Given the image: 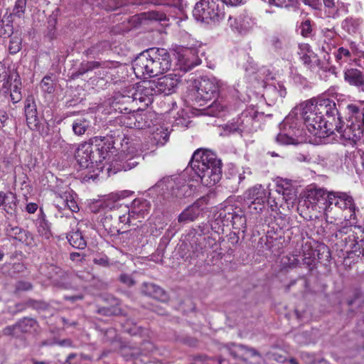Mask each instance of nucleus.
<instances>
[{
  "mask_svg": "<svg viewBox=\"0 0 364 364\" xmlns=\"http://www.w3.org/2000/svg\"><path fill=\"white\" fill-rule=\"evenodd\" d=\"M171 67V56L165 48H151L132 61L134 74L140 78L157 76L167 72Z\"/></svg>",
  "mask_w": 364,
  "mask_h": 364,
  "instance_id": "nucleus-1",
  "label": "nucleus"
},
{
  "mask_svg": "<svg viewBox=\"0 0 364 364\" xmlns=\"http://www.w3.org/2000/svg\"><path fill=\"white\" fill-rule=\"evenodd\" d=\"M301 106L304 124L312 135L318 138H325L335 134V129L340 127L336 124L335 122L322 118V116L316 111L313 102L310 100L304 102Z\"/></svg>",
  "mask_w": 364,
  "mask_h": 364,
  "instance_id": "nucleus-2",
  "label": "nucleus"
},
{
  "mask_svg": "<svg viewBox=\"0 0 364 364\" xmlns=\"http://www.w3.org/2000/svg\"><path fill=\"white\" fill-rule=\"evenodd\" d=\"M193 15L198 21L218 22L225 18L224 6L220 0H200L196 4Z\"/></svg>",
  "mask_w": 364,
  "mask_h": 364,
  "instance_id": "nucleus-3",
  "label": "nucleus"
},
{
  "mask_svg": "<svg viewBox=\"0 0 364 364\" xmlns=\"http://www.w3.org/2000/svg\"><path fill=\"white\" fill-rule=\"evenodd\" d=\"M107 156L106 149L87 142L80 144L75 154V159L82 168H87L95 164L97 165L102 163Z\"/></svg>",
  "mask_w": 364,
  "mask_h": 364,
  "instance_id": "nucleus-4",
  "label": "nucleus"
},
{
  "mask_svg": "<svg viewBox=\"0 0 364 364\" xmlns=\"http://www.w3.org/2000/svg\"><path fill=\"white\" fill-rule=\"evenodd\" d=\"M330 208L333 214H340V218L343 220H351L355 218L353 200L346 193H333L329 198V205L325 207L324 210Z\"/></svg>",
  "mask_w": 364,
  "mask_h": 364,
  "instance_id": "nucleus-5",
  "label": "nucleus"
},
{
  "mask_svg": "<svg viewBox=\"0 0 364 364\" xmlns=\"http://www.w3.org/2000/svg\"><path fill=\"white\" fill-rule=\"evenodd\" d=\"M270 193L262 185L257 184L244 193V199L248 203V208L251 213H259L264 208Z\"/></svg>",
  "mask_w": 364,
  "mask_h": 364,
  "instance_id": "nucleus-6",
  "label": "nucleus"
},
{
  "mask_svg": "<svg viewBox=\"0 0 364 364\" xmlns=\"http://www.w3.org/2000/svg\"><path fill=\"white\" fill-rule=\"evenodd\" d=\"M313 102L314 107L316 108V111L319 115L324 118V115L326 116V120H330L331 122H335L336 124L340 127H337L335 131H342L341 118L338 113V109L336 108V102L328 98H318L310 100Z\"/></svg>",
  "mask_w": 364,
  "mask_h": 364,
  "instance_id": "nucleus-7",
  "label": "nucleus"
},
{
  "mask_svg": "<svg viewBox=\"0 0 364 364\" xmlns=\"http://www.w3.org/2000/svg\"><path fill=\"white\" fill-rule=\"evenodd\" d=\"M202 162L196 166L195 173L200 178L201 183L205 186H213L220 181L222 177V162L221 160L213 159V166L208 169L205 163Z\"/></svg>",
  "mask_w": 364,
  "mask_h": 364,
  "instance_id": "nucleus-8",
  "label": "nucleus"
},
{
  "mask_svg": "<svg viewBox=\"0 0 364 364\" xmlns=\"http://www.w3.org/2000/svg\"><path fill=\"white\" fill-rule=\"evenodd\" d=\"M221 87V82L215 77H202L197 85L196 100L208 101L216 97Z\"/></svg>",
  "mask_w": 364,
  "mask_h": 364,
  "instance_id": "nucleus-9",
  "label": "nucleus"
},
{
  "mask_svg": "<svg viewBox=\"0 0 364 364\" xmlns=\"http://www.w3.org/2000/svg\"><path fill=\"white\" fill-rule=\"evenodd\" d=\"M154 95H156L154 87H152L149 81L144 82L142 85H139L132 97H122V100L124 102H131L136 105L139 102L142 106L139 109H144L153 102Z\"/></svg>",
  "mask_w": 364,
  "mask_h": 364,
  "instance_id": "nucleus-10",
  "label": "nucleus"
},
{
  "mask_svg": "<svg viewBox=\"0 0 364 364\" xmlns=\"http://www.w3.org/2000/svg\"><path fill=\"white\" fill-rule=\"evenodd\" d=\"M364 235L363 230L360 226H353L350 220L340 222L339 230L337 233L338 239L351 242L350 246L353 248V244L358 242L360 237Z\"/></svg>",
  "mask_w": 364,
  "mask_h": 364,
  "instance_id": "nucleus-11",
  "label": "nucleus"
},
{
  "mask_svg": "<svg viewBox=\"0 0 364 364\" xmlns=\"http://www.w3.org/2000/svg\"><path fill=\"white\" fill-rule=\"evenodd\" d=\"M48 277L53 280V284L60 288L68 289L72 287V275L63 270L60 267L50 264L48 266Z\"/></svg>",
  "mask_w": 364,
  "mask_h": 364,
  "instance_id": "nucleus-12",
  "label": "nucleus"
},
{
  "mask_svg": "<svg viewBox=\"0 0 364 364\" xmlns=\"http://www.w3.org/2000/svg\"><path fill=\"white\" fill-rule=\"evenodd\" d=\"M24 112L28 126L31 129H36L41 134H47L48 132L40 130L39 119L37 114L36 105L33 97H28L25 101Z\"/></svg>",
  "mask_w": 364,
  "mask_h": 364,
  "instance_id": "nucleus-13",
  "label": "nucleus"
},
{
  "mask_svg": "<svg viewBox=\"0 0 364 364\" xmlns=\"http://www.w3.org/2000/svg\"><path fill=\"white\" fill-rule=\"evenodd\" d=\"M152 87H154L156 95L164 94L168 95L174 92V90L178 84V80L171 75H165L159 78L156 81H150Z\"/></svg>",
  "mask_w": 364,
  "mask_h": 364,
  "instance_id": "nucleus-14",
  "label": "nucleus"
},
{
  "mask_svg": "<svg viewBox=\"0 0 364 364\" xmlns=\"http://www.w3.org/2000/svg\"><path fill=\"white\" fill-rule=\"evenodd\" d=\"M205 159L208 160V163H205L208 169H210L213 166V159L220 160L216 154L210 150L202 149H197L193 153L190 161V165L193 171H196V166L198 164H200L202 162H206V161H205Z\"/></svg>",
  "mask_w": 364,
  "mask_h": 364,
  "instance_id": "nucleus-15",
  "label": "nucleus"
},
{
  "mask_svg": "<svg viewBox=\"0 0 364 364\" xmlns=\"http://www.w3.org/2000/svg\"><path fill=\"white\" fill-rule=\"evenodd\" d=\"M225 349L233 358L244 360L255 356L261 357L260 353L256 349L243 345L231 344Z\"/></svg>",
  "mask_w": 364,
  "mask_h": 364,
  "instance_id": "nucleus-16",
  "label": "nucleus"
},
{
  "mask_svg": "<svg viewBox=\"0 0 364 364\" xmlns=\"http://www.w3.org/2000/svg\"><path fill=\"white\" fill-rule=\"evenodd\" d=\"M129 213H131V209L128 206L114 205L112 208L105 213L104 217L102 218L101 221L103 226H106L109 230H112V232H115L117 231L115 229L116 227L112 226L109 223V220L113 219V218H120V216L127 215Z\"/></svg>",
  "mask_w": 364,
  "mask_h": 364,
  "instance_id": "nucleus-17",
  "label": "nucleus"
},
{
  "mask_svg": "<svg viewBox=\"0 0 364 364\" xmlns=\"http://www.w3.org/2000/svg\"><path fill=\"white\" fill-rule=\"evenodd\" d=\"M324 211L326 217V225L323 227L324 232L328 237H334L338 239L337 233L339 230L340 221L343 219L340 218V214H333L331 208L326 209Z\"/></svg>",
  "mask_w": 364,
  "mask_h": 364,
  "instance_id": "nucleus-18",
  "label": "nucleus"
},
{
  "mask_svg": "<svg viewBox=\"0 0 364 364\" xmlns=\"http://www.w3.org/2000/svg\"><path fill=\"white\" fill-rule=\"evenodd\" d=\"M342 131H336L340 136L346 139L356 141L364 134L363 124L352 122L350 126L344 128V122L341 120Z\"/></svg>",
  "mask_w": 364,
  "mask_h": 364,
  "instance_id": "nucleus-19",
  "label": "nucleus"
},
{
  "mask_svg": "<svg viewBox=\"0 0 364 364\" xmlns=\"http://www.w3.org/2000/svg\"><path fill=\"white\" fill-rule=\"evenodd\" d=\"M291 117H287L284 122L283 126L286 127L289 124V130L287 133H279L276 137L277 143L283 145L293 144L296 143V139H295L300 132L299 129H295L293 125L291 124Z\"/></svg>",
  "mask_w": 364,
  "mask_h": 364,
  "instance_id": "nucleus-20",
  "label": "nucleus"
},
{
  "mask_svg": "<svg viewBox=\"0 0 364 364\" xmlns=\"http://www.w3.org/2000/svg\"><path fill=\"white\" fill-rule=\"evenodd\" d=\"M151 209L150 203L145 199H136L132 203L131 213L129 214L133 220H139L144 218L149 213Z\"/></svg>",
  "mask_w": 364,
  "mask_h": 364,
  "instance_id": "nucleus-21",
  "label": "nucleus"
},
{
  "mask_svg": "<svg viewBox=\"0 0 364 364\" xmlns=\"http://www.w3.org/2000/svg\"><path fill=\"white\" fill-rule=\"evenodd\" d=\"M344 79L350 85L357 87L364 92V74L356 68L347 69L344 72Z\"/></svg>",
  "mask_w": 364,
  "mask_h": 364,
  "instance_id": "nucleus-22",
  "label": "nucleus"
},
{
  "mask_svg": "<svg viewBox=\"0 0 364 364\" xmlns=\"http://www.w3.org/2000/svg\"><path fill=\"white\" fill-rule=\"evenodd\" d=\"M55 202L56 208L60 210L68 208L73 213H77L79 210V207L70 192H65L63 195L56 196Z\"/></svg>",
  "mask_w": 364,
  "mask_h": 364,
  "instance_id": "nucleus-23",
  "label": "nucleus"
},
{
  "mask_svg": "<svg viewBox=\"0 0 364 364\" xmlns=\"http://www.w3.org/2000/svg\"><path fill=\"white\" fill-rule=\"evenodd\" d=\"M6 235L21 242L29 244L32 240L30 232L23 230L18 226L9 225L6 228Z\"/></svg>",
  "mask_w": 364,
  "mask_h": 364,
  "instance_id": "nucleus-24",
  "label": "nucleus"
},
{
  "mask_svg": "<svg viewBox=\"0 0 364 364\" xmlns=\"http://www.w3.org/2000/svg\"><path fill=\"white\" fill-rule=\"evenodd\" d=\"M202 209L199 202H196L186 208L178 218L179 223H188L194 221L200 214Z\"/></svg>",
  "mask_w": 364,
  "mask_h": 364,
  "instance_id": "nucleus-25",
  "label": "nucleus"
},
{
  "mask_svg": "<svg viewBox=\"0 0 364 364\" xmlns=\"http://www.w3.org/2000/svg\"><path fill=\"white\" fill-rule=\"evenodd\" d=\"M231 26L240 34H245L251 31L255 25L252 18L247 15H240L237 18L235 19V24L230 22Z\"/></svg>",
  "mask_w": 364,
  "mask_h": 364,
  "instance_id": "nucleus-26",
  "label": "nucleus"
},
{
  "mask_svg": "<svg viewBox=\"0 0 364 364\" xmlns=\"http://www.w3.org/2000/svg\"><path fill=\"white\" fill-rule=\"evenodd\" d=\"M325 6V12L328 17L337 18L340 16L341 11H346L344 4L336 0H323Z\"/></svg>",
  "mask_w": 364,
  "mask_h": 364,
  "instance_id": "nucleus-27",
  "label": "nucleus"
},
{
  "mask_svg": "<svg viewBox=\"0 0 364 364\" xmlns=\"http://www.w3.org/2000/svg\"><path fill=\"white\" fill-rule=\"evenodd\" d=\"M141 291L144 294L160 301H165L166 299L165 291L160 287L153 283H144Z\"/></svg>",
  "mask_w": 364,
  "mask_h": 364,
  "instance_id": "nucleus-28",
  "label": "nucleus"
},
{
  "mask_svg": "<svg viewBox=\"0 0 364 364\" xmlns=\"http://www.w3.org/2000/svg\"><path fill=\"white\" fill-rule=\"evenodd\" d=\"M169 134L170 132L167 127H157L151 133V141L156 146H162L168 141Z\"/></svg>",
  "mask_w": 364,
  "mask_h": 364,
  "instance_id": "nucleus-29",
  "label": "nucleus"
},
{
  "mask_svg": "<svg viewBox=\"0 0 364 364\" xmlns=\"http://www.w3.org/2000/svg\"><path fill=\"white\" fill-rule=\"evenodd\" d=\"M102 65H103L105 68H111L114 65V63L105 62L102 64L97 61H87L85 63H82L74 75L75 77L82 75L85 73L97 68Z\"/></svg>",
  "mask_w": 364,
  "mask_h": 364,
  "instance_id": "nucleus-30",
  "label": "nucleus"
},
{
  "mask_svg": "<svg viewBox=\"0 0 364 364\" xmlns=\"http://www.w3.org/2000/svg\"><path fill=\"white\" fill-rule=\"evenodd\" d=\"M41 213L38 222L37 230L41 237L46 240H49L52 236L50 226L48 221L46 219V215L41 208Z\"/></svg>",
  "mask_w": 364,
  "mask_h": 364,
  "instance_id": "nucleus-31",
  "label": "nucleus"
},
{
  "mask_svg": "<svg viewBox=\"0 0 364 364\" xmlns=\"http://www.w3.org/2000/svg\"><path fill=\"white\" fill-rule=\"evenodd\" d=\"M67 239L69 243L75 248L84 249L87 245V242L79 229L73 230L67 235Z\"/></svg>",
  "mask_w": 364,
  "mask_h": 364,
  "instance_id": "nucleus-32",
  "label": "nucleus"
},
{
  "mask_svg": "<svg viewBox=\"0 0 364 364\" xmlns=\"http://www.w3.org/2000/svg\"><path fill=\"white\" fill-rule=\"evenodd\" d=\"M122 97H125L124 95H119V97H116L114 98V102H112V107L115 111H117L120 113L127 114L130 113L132 111H134V104L131 102H124L122 100Z\"/></svg>",
  "mask_w": 364,
  "mask_h": 364,
  "instance_id": "nucleus-33",
  "label": "nucleus"
},
{
  "mask_svg": "<svg viewBox=\"0 0 364 364\" xmlns=\"http://www.w3.org/2000/svg\"><path fill=\"white\" fill-rule=\"evenodd\" d=\"M361 23L360 18H347L342 22V28L349 34H354L359 31Z\"/></svg>",
  "mask_w": 364,
  "mask_h": 364,
  "instance_id": "nucleus-34",
  "label": "nucleus"
},
{
  "mask_svg": "<svg viewBox=\"0 0 364 364\" xmlns=\"http://www.w3.org/2000/svg\"><path fill=\"white\" fill-rule=\"evenodd\" d=\"M72 127L75 134L81 136L90 127V122L83 117L78 118L73 122Z\"/></svg>",
  "mask_w": 364,
  "mask_h": 364,
  "instance_id": "nucleus-35",
  "label": "nucleus"
},
{
  "mask_svg": "<svg viewBox=\"0 0 364 364\" xmlns=\"http://www.w3.org/2000/svg\"><path fill=\"white\" fill-rule=\"evenodd\" d=\"M265 94L267 96L272 97L274 100H277L278 98L282 99L287 95L286 88L284 85L281 84H278L276 85H270L269 86L265 91Z\"/></svg>",
  "mask_w": 364,
  "mask_h": 364,
  "instance_id": "nucleus-36",
  "label": "nucleus"
},
{
  "mask_svg": "<svg viewBox=\"0 0 364 364\" xmlns=\"http://www.w3.org/2000/svg\"><path fill=\"white\" fill-rule=\"evenodd\" d=\"M128 0H97V5L107 11H114L126 5Z\"/></svg>",
  "mask_w": 364,
  "mask_h": 364,
  "instance_id": "nucleus-37",
  "label": "nucleus"
},
{
  "mask_svg": "<svg viewBox=\"0 0 364 364\" xmlns=\"http://www.w3.org/2000/svg\"><path fill=\"white\" fill-rule=\"evenodd\" d=\"M332 193H327L323 189H316L309 194V197H312L316 203H321L327 207L329 205V198L333 195Z\"/></svg>",
  "mask_w": 364,
  "mask_h": 364,
  "instance_id": "nucleus-38",
  "label": "nucleus"
},
{
  "mask_svg": "<svg viewBox=\"0 0 364 364\" xmlns=\"http://www.w3.org/2000/svg\"><path fill=\"white\" fill-rule=\"evenodd\" d=\"M96 312L105 316H117L122 314V310L119 306V302L115 301L114 304L109 307H98Z\"/></svg>",
  "mask_w": 364,
  "mask_h": 364,
  "instance_id": "nucleus-39",
  "label": "nucleus"
},
{
  "mask_svg": "<svg viewBox=\"0 0 364 364\" xmlns=\"http://www.w3.org/2000/svg\"><path fill=\"white\" fill-rule=\"evenodd\" d=\"M174 181L171 177H165L160 180L154 187L153 189H160L159 193L161 195L168 192L174 186Z\"/></svg>",
  "mask_w": 364,
  "mask_h": 364,
  "instance_id": "nucleus-40",
  "label": "nucleus"
},
{
  "mask_svg": "<svg viewBox=\"0 0 364 364\" xmlns=\"http://www.w3.org/2000/svg\"><path fill=\"white\" fill-rule=\"evenodd\" d=\"M36 326V320L31 318H23L16 323L18 331L23 333L31 332Z\"/></svg>",
  "mask_w": 364,
  "mask_h": 364,
  "instance_id": "nucleus-41",
  "label": "nucleus"
},
{
  "mask_svg": "<svg viewBox=\"0 0 364 364\" xmlns=\"http://www.w3.org/2000/svg\"><path fill=\"white\" fill-rule=\"evenodd\" d=\"M246 217L241 210L235 212L232 215V226L235 229L243 230L246 228Z\"/></svg>",
  "mask_w": 364,
  "mask_h": 364,
  "instance_id": "nucleus-42",
  "label": "nucleus"
},
{
  "mask_svg": "<svg viewBox=\"0 0 364 364\" xmlns=\"http://www.w3.org/2000/svg\"><path fill=\"white\" fill-rule=\"evenodd\" d=\"M225 109V105H222L220 101L215 100L205 109V114L219 117Z\"/></svg>",
  "mask_w": 364,
  "mask_h": 364,
  "instance_id": "nucleus-43",
  "label": "nucleus"
},
{
  "mask_svg": "<svg viewBox=\"0 0 364 364\" xmlns=\"http://www.w3.org/2000/svg\"><path fill=\"white\" fill-rule=\"evenodd\" d=\"M108 43L107 41H102L92 46L90 48L85 50L86 55L88 57H96L99 54L102 53L108 47Z\"/></svg>",
  "mask_w": 364,
  "mask_h": 364,
  "instance_id": "nucleus-44",
  "label": "nucleus"
},
{
  "mask_svg": "<svg viewBox=\"0 0 364 364\" xmlns=\"http://www.w3.org/2000/svg\"><path fill=\"white\" fill-rule=\"evenodd\" d=\"M17 202L18 200L16 194L13 193L12 192H7V198L4 210L8 214H12L16 209Z\"/></svg>",
  "mask_w": 364,
  "mask_h": 364,
  "instance_id": "nucleus-45",
  "label": "nucleus"
},
{
  "mask_svg": "<svg viewBox=\"0 0 364 364\" xmlns=\"http://www.w3.org/2000/svg\"><path fill=\"white\" fill-rule=\"evenodd\" d=\"M363 151L362 150H358L350 154L349 159L357 171L363 167Z\"/></svg>",
  "mask_w": 364,
  "mask_h": 364,
  "instance_id": "nucleus-46",
  "label": "nucleus"
},
{
  "mask_svg": "<svg viewBox=\"0 0 364 364\" xmlns=\"http://www.w3.org/2000/svg\"><path fill=\"white\" fill-rule=\"evenodd\" d=\"M26 0H16L11 15L18 18H22L26 11Z\"/></svg>",
  "mask_w": 364,
  "mask_h": 364,
  "instance_id": "nucleus-47",
  "label": "nucleus"
},
{
  "mask_svg": "<svg viewBox=\"0 0 364 364\" xmlns=\"http://www.w3.org/2000/svg\"><path fill=\"white\" fill-rule=\"evenodd\" d=\"M281 263L285 268H294L298 266L299 259L297 255H290L284 256L282 258Z\"/></svg>",
  "mask_w": 364,
  "mask_h": 364,
  "instance_id": "nucleus-48",
  "label": "nucleus"
},
{
  "mask_svg": "<svg viewBox=\"0 0 364 364\" xmlns=\"http://www.w3.org/2000/svg\"><path fill=\"white\" fill-rule=\"evenodd\" d=\"M136 145V144L130 141L129 138L124 137L122 143V151L127 153V154H134L138 150Z\"/></svg>",
  "mask_w": 364,
  "mask_h": 364,
  "instance_id": "nucleus-49",
  "label": "nucleus"
},
{
  "mask_svg": "<svg viewBox=\"0 0 364 364\" xmlns=\"http://www.w3.org/2000/svg\"><path fill=\"white\" fill-rule=\"evenodd\" d=\"M21 48V39L18 36H13L10 39L9 50L11 54L17 53Z\"/></svg>",
  "mask_w": 364,
  "mask_h": 364,
  "instance_id": "nucleus-50",
  "label": "nucleus"
},
{
  "mask_svg": "<svg viewBox=\"0 0 364 364\" xmlns=\"http://www.w3.org/2000/svg\"><path fill=\"white\" fill-rule=\"evenodd\" d=\"M144 15L146 16V18L151 20V21H164L166 20V16L164 13L156 11H151L146 13H144Z\"/></svg>",
  "mask_w": 364,
  "mask_h": 364,
  "instance_id": "nucleus-51",
  "label": "nucleus"
},
{
  "mask_svg": "<svg viewBox=\"0 0 364 364\" xmlns=\"http://www.w3.org/2000/svg\"><path fill=\"white\" fill-rule=\"evenodd\" d=\"M109 223L113 226V227H116V230H117V232H112V230H109V228H107L106 226H103L104 228L105 229V230L107 231V232L112 235V236H114V235H119V234H122L123 232H124L126 230H122V226H120L119 225V220H116V219H111V220H109Z\"/></svg>",
  "mask_w": 364,
  "mask_h": 364,
  "instance_id": "nucleus-52",
  "label": "nucleus"
},
{
  "mask_svg": "<svg viewBox=\"0 0 364 364\" xmlns=\"http://www.w3.org/2000/svg\"><path fill=\"white\" fill-rule=\"evenodd\" d=\"M13 33V26L10 23L4 24V21H0V36L7 38Z\"/></svg>",
  "mask_w": 364,
  "mask_h": 364,
  "instance_id": "nucleus-53",
  "label": "nucleus"
},
{
  "mask_svg": "<svg viewBox=\"0 0 364 364\" xmlns=\"http://www.w3.org/2000/svg\"><path fill=\"white\" fill-rule=\"evenodd\" d=\"M301 33L304 37H309L312 32L311 22L309 19L304 21L300 26Z\"/></svg>",
  "mask_w": 364,
  "mask_h": 364,
  "instance_id": "nucleus-54",
  "label": "nucleus"
},
{
  "mask_svg": "<svg viewBox=\"0 0 364 364\" xmlns=\"http://www.w3.org/2000/svg\"><path fill=\"white\" fill-rule=\"evenodd\" d=\"M43 90L48 93H52L54 90L52 80L50 77H44L41 81Z\"/></svg>",
  "mask_w": 364,
  "mask_h": 364,
  "instance_id": "nucleus-55",
  "label": "nucleus"
},
{
  "mask_svg": "<svg viewBox=\"0 0 364 364\" xmlns=\"http://www.w3.org/2000/svg\"><path fill=\"white\" fill-rule=\"evenodd\" d=\"M223 131L221 133V135L228 136L230 134H233V133L238 132L239 127L236 124L231 123V124H225L223 127Z\"/></svg>",
  "mask_w": 364,
  "mask_h": 364,
  "instance_id": "nucleus-56",
  "label": "nucleus"
},
{
  "mask_svg": "<svg viewBox=\"0 0 364 364\" xmlns=\"http://www.w3.org/2000/svg\"><path fill=\"white\" fill-rule=\"evenodd\" d=\"M277 192L279 193H282L283 199H284L287 202L293 200L295 196L292 191L291 189H289L288 188H284L283 187H279Z\"/></svg>",
  "mask_w": 364,
  "mask_h": 364,
  "instance_id": "nucleus-57",
  "label": "nucleus"
},
{
  "mask_svg": "<svg viewBox=\"0 0 364 364\" xmlns=\"http://www.w3.org/2000/svg\"><path fill=\"white\" fill-rule=\"evenodd\" d=\"M294 0H268L269 5H273L277 7H288L291 6Z\"/></svg>",
  "mask_w": 364,
  "mask_h": 364,
  "instance_id": "nucleus-58",
  "label": "nucleus"
},
{
  "mask_svg": "<svg viewBox=\"0 0 364 364\" xmlns=\"http://www.w3.org/2000/svg\"><path fill=\"white\" fill-rule=\"evenodd\" d=\"M10 96L13 103H17L21 100L22 96L21 94L20 89L18 88L17 84L14 85Z\"/></svg>",
  "mask_w": 364,
  "mask_h": 364,
  "instance_id": "nucleus-59",
  "label": "nucleus"
},
{
  "mask_svg": "<svg viewBox=\"0 0 364 364\" xmlns=\"http://www.w3.org/2000/svg\"><path fill=\"white\" fill-rule=\"evenodd\" d=\"M93 262L102 267H107L109 265V259L106 255H97L94 257Z\"/></svg>",
  "mask_w": 364,
  "mask_h": 364,
  "instance_id": "nucleus-60",
  "label": "nucleus"
},
{
  "mask_svg": "<svg viewBox=\"0 0 364 364\" xmlns=\"http://www.w3.org/2000/svg\"><path fill=\"white\" fill-rule=\"evenodd\" d=\"M119 280L127 287H132L135 284V282L132 277L130 275L126 274H121L119 277Z\"/></svg>",
  "mask_w": 364,
  "mask_h": 364,
  "instance_id": "nucleus-61",
  "label": "nucleus"
},
{
  "mask_svg": "<svg viewBox=\"0 0 364 364\" xmlns=\"http://www.w3.org/2000/svg\"><path fill=\"white\" fill-rule=\"evenodd\" d=\"M312 59V57L309 55L305 54L301 57V60L303 61L304 64L307 65L309 68H312L314 64L318 60L316 59V57L314 56Z\"/></svg>",
  "mask_w": 364,
  "mask_h": 364,
  "instance_id": "nucleus-62",
  "label": "nucleus"
},
{
  "mask_svg": "<svg viewBox=\"0 0 364 364\" xmlns=\"http://www.w3.org/2000/svg\"><path fill=\"white\" fill-rule=\"evenodd\" d=\"M350 53L348 49H346L343 47L339 48L336 54V58L337 60H341L343 58L346 57L347 58H350Z\"/></svg>",
  "mask_w": 364,
  "mask_h": 364,
  "instance_id": "nucleus-63",
  "label": "nucleus"
},
{
  "mask_svg": "<svg viewBox=\"0 0 364 364\" xmlns=\"http://www.w3.org/2000/svg\"><path fill=\"white\" fill-rule=\"evenodd\" d=\"M353 248L355 249V251L359 250L360 253H361L364 257V235L362 237H360L358 242L353 244Z\"/></svg>",
  "mask_w": 364,
  "mask_h": 364,
  "instance_id": "nucleus-64",
  "label": "nucleus"
}]
</instances>
